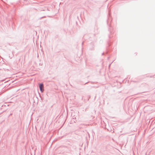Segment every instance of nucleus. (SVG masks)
I'll return each mask as SVG.
<instances>
[{
  "label": "nucleus",
  "mask_w": 155,
  "mask_h": 155,
  "mask_svg": "<svg viewBox=\"0 0 155 155\" xmlns=\"http://www.w3.org/2000/svg\"><path fill=\"white\" fill-rule=\"evenodd\" d=\"M83 42L82 43V45H83Z\"/></svg>",
  "instance_id": "3"
},
{
  "label": "nucleus",
  "mask_w": 155,
  "mask_h": 155,
  "mask_svg": "<svg viewBox=\"0 0 155 155\" xmlns=\"http://www.w3.org/2000/svg\"><path fill=\"white\" fill-rule=\"evenodd\" d=\"M39 87L41 92H43L44 91V85L43 83H41L39 85Z\"/></svg>",
  "instance_id": "1"
},
{
  "label": "nucleus",
  "mask_w": 155,
  "mask_h": 155,
  "mask_svg": "<svg viewBox=\"0 0 155 155\" xmlns=\"http://www.w3.org/2000/svg\"><path fill=\"white\" fill-rule=\"evenodd\" d=\"M104 54V53H103L102 54V55H103V54Z\"/></svg>",
  "instance_id": "2"
}]
</instances>
